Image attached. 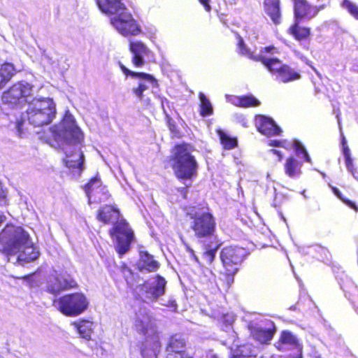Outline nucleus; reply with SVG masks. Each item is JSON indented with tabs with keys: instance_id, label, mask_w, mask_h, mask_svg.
I'll use <instances>...</instances> for the list:
<instances>
[{
	"instance_id": "obj_29",
	"label": "nucleus",
	"mask_w": 358,
	"mask_h": 358,
	"mask_svg": "<svg viewBox=\"0 0 358 358\" xmlns=\"http://www.w3.org/2000/svg\"><path fill=\"white\" fill-rule=\"evenodd\" d=\"M73 325L76 328L80 336L86 339L90 340L93 333V323L87 320H79L73 322Z\"/></svg>"
},
{
	"instance_id": "obj_15",
	"label": "nucleus",
	"mask_w": 358,
	"mask_h": 358,
	"mask_svg": "<svg viewBox=\"0 0 358 358\" xmlns=\"http://www.w3.org/2000/svg\"><path fill=\"white\" fill-rule=\"evenodd\" d=\"M255 124L258 131L266 136H280L282 133V129L272 118L263 115L256 117Z\"/></svg>"
},
{
	"instance_id": "obj_6",
	"label": "nucleus",
	"mask_w": 358,
	"mask_h": 358,
	"mask_svg": "<svg viewBox=\"0 0 358 358\" xmlns=\"http://www.w3.org/2000/svg\"><path fill=\"white\" fill-rule=\"evenodd\" d=\"M52 304L65 316L76 317L87 310L89 301L84 294L73 292L55 299Z\"/></svg>"
},
{
	"instance_id": "obj_3",
	"label": "nucleus",
	"mask_w": 358,
	"mask_h": 358,
	"mask_svg": "<svg viewBox=\"0 0 358 358\" xmlns=\"http://www.w3.org/2000/svg\"><path fill=\"white\" fill-rule=\"evenodd\" d=\"M30 243V237L27 231L21 226H17L13 224H7L0 231V245L2 248L0 252L6 255L8 258L16 255L22 249L31 250L32 255L24 257V259L29 262L38 257V253L34 251L32 247H29Z\"/></svg>"
},
{
	"instance_id": "obj_14",
	"label": "nucleus",
	"mask_w": 358,
	"mask_h": 358,
	"mask_svg": "<svg viewBox=\"0 0 358 358\" xmlns=\"http://www.w3.org/2000/svg\"><path fill=\"white\" fill-rule=\"evenodd\" d=\"M129 50L131 53V63L136 68H141L145 64V57L152 55V51L141 41H130Z\"/></svg>"
},
{
	"instance_id": "obj_39",
	"label": "nucleus",
	"mask_w": 358,
	"mask_h": 358,
	"mask_svg": "<svg viewBox=\"0 0 358 358\" xmlns=\"http://www.w3.org/2000/svg\"><path fill=\"white\" fill-rule=\"evenodd\" d=\"M166 122L169 130L171 132V137L172 138H180L182 137V134L179 129L176 122L169 115L167 114L166 115Z\"/></svg>"
},
{
	"instance_id": "obj_20",
	"label": "nucleus",
	"mask_w": 358,
	"mask_h": 358,
	"mask_svg": "<svg viewBox=\"0 0 358 358\" xmlns=\"http://www.w3.org/2000/svg\"><path fill=\"white\" fill-rule=\"evenodd\" d=\"M137 269L140 272L154 273L160 268V263L147 251L142 252L137 262Z\"/></svg>"
},
{
	"instance_id": "obj_50",
	"label": "nucleus",
	"mask_w": 358,
	"mask_h": 358,
	"mask_svg": "<svg viewBox=\"0 0 358 358\" xmlns=\"http://www.w3.org/2000/svg\"><path fill=\"white\" fill-rule=\"evenodd\" d=\"M161 346H162V344L159 339V337L157 335H156L155 339L154 340V342H153V347H154L155 351H157V353H155L156 357L157 356V354L160 350Z\"/></svg>"
},
{
	"instance_id": "obj_44",
	"label": "nucleus",
	"mask_w": 358,
	"mask_h": 358,
	"mask_svg": "<svg viewBox=\"0 0 358 358\" xmlns=\"http://www.w3.org/2000/svg\"><path fill=\"white\" fill-rule=\"evenodd\" d=\"M94 197L97 198L100 202H102L109 200L111 197V195L109 193L106 185H105V190L99 189V196H95Z\"/></svg>"
},
{
	"instance_id": "obj_25",
	"label": "nucleus",
	"mask_w": 358,
	"mask_h": 358,
	"mask_svg": "<svg viewBox=\"0 0 358 358\" xmlns=\"http://www.w3.org/2000/svg\"><path fill=\"white\" fill-rule=\"evenodd\" d=\"M156 284L150 286L146 293L148 297L152 301H155L158 298L165 294L166 281L160 275H157L155 277Z\"/></svg>"
},
{
	"instance_id": "obj_21",
	"label": "nucleus",
	"mask_w": 358,
	"mask_h": 358,
	"mask_svg": "<svg viewBox=\"0 0 358 358\" xmlns=\"http://www.w3.org/2000/svg\"><path fill=\"white\" fill-rule=\"evenodd\" d=\"M120 212L113 205H105L101 207L96 213V219L104 224L114 223L115 220H120Z\"/></svg>"
},
{
	"instance_id": "obj_51",
	"label": "nucleus",
	"mask_w": 358,
	"mask_h": 358,
	"mask_svg": "<svg viewBox=\"0 0 358 358\" xmlns=\"http://www.w3.org/2000/svg\"><path fill=\"white\" fill-rule=\"evenodd\" d=\"M164 306L170 308L172 311L176 312L178 309V304L174 299L169 300Z\"/></svg>"
},
{
	"instance_id": "obj_37",
	"label": "nucleus",
	"mask_w": 358,
	"mask_h": 358,
	"mask_svg": "<svg viewBox=\"0 0 358 358\" xmlns=\"http://www.w3.org/2000/svg\"><path fill=\"white\" fill-rule=\"evenodd\" d=\"M237 102V106L241 108H254L261 104V102L252 94L238 96Z\"/></svg>"
},
{
	"instance_id": "obj_53",
	"label": "nucleus",
	"mask_w": 358,
	"mask_h": 358,
	"mask_svg": "<svg viewBox=\"0 0 358 358\" xmlns=\"http://www.w3.org/2000/svg\"><path fill=\"white\" fill-rule=\"evenodd\" d=\"M343 152L345 157V160L351 158L350 150L348 145H345L343 147Z\"/></svg>"
},
{
	"instance_id": "obj_7",
	"label": "nucleus",
	"mask_w": 358,
	"mask_h": 358,
	"mask_svg": "<svg viewBox=\"0 0 358 358\" xmlns=\"http://www.w3.org/2000/svg\"><path fill=\"white\" fill-rule=\"evenodd\" d=\"M109 235L115 242V249L120 258L131 250V243L135 239L134 231L124 219L113 223L109 230Z\"/></svg>"
},
{
	"instance_id": "obj_48",
	"label": "nucleus",
	"mask_w": 358,
	"mask_h": 358,
	"mask_svg": "<svg viewBox=\"0 0 358 358\" xmlns=\"http://www.w3.org/2000/svg\"><path fill=\"white\" fill-rule=\"evenodd\" d=\"M278 52L277 48L273 45L264 47L261 50V53L274 54V53H278Z\"/></svg>"
},
{
	"instance_id": "obj_11",
	"label": "nucleus",
	"mask_w": 358,
	"mask_h": 358,
	"mask_svg": "<svg viewBox=\"0 0 358 358\" xmlns=\"http://www.w3.org/2000/svg\"><path fill=\"white\" fill-rule=\"evenodd\" d=\"M119 66L126 77H131L138 79L140 81L136 87L132 88V93L140 101H146L150 102V99H145L144 92L148 89L145 82L150 83L153 87H158V80L152 74L145 72H136L127 69L121 62H119Z\"/></svg>"
},
{
	"instance_id": "obj_57",
	"label": "nucleus",
	"mask_w": 358,
	"mask_h": 358,
	"mask_svg": "<svg viewBox=\"0 0 358 358\" xmlns=\"http://www.w3.org/2000/svg\"><path fill=\"white\" fill-rule=\"evenodd\" d=\"M342 145H343V147L345 146V145H348L347 143H346V141H345V137H343V138H342Z\"/></svg>"
},
{
	"instance_id": "obj_23",
	"label": "nucleus",
	"mask_w": 358,
	"mask_h": 358,
	"mask_svg": "<svg viewBox=\"0 0 358 358\" xmlns=\"http://www.w3.org/2000/svg\"><path fill=\"white\" fill-rule=\"evenodd\" d=\"M99 8L104 13L116 16L122 10H127L121 0H96Z\"/></svg>"
},
{
	"instance_id": "obj_32",
	"label": "nucleus",
	"mask_w": 358,
	"mask_h": 358,
	"mask_svg": "<svg viewBox=\"0 0 358 358\" xmlns=\"http://www.w3.org/2000/svg\"><path fill=\"white\" fill-rule=\"evenodd\" d=\"M254 348V345L250 343L238 345L230 358H256Z\"/></svg>"
},
{
	"instance_id": "obj_28",
	"label": "nucleus",
	"mask_w": 358,
	"mask_h": 358,
	"mask_svg": "<svg viewBox=\"0 0 358 358\" xmlns=\"http://www.w3.org/2000/svg\"><path fill=\"white\" fill-rule=\"evenodd\" d=\"M220 143L224 150H232L238 146V138L236 136H231L226 131L220 128L216 129Z\"/></svg>"
},
{
	"instance_id": "obj_18",
	"label": "nucleus",
	"mask_w": 358,
	"mask_h": 358,
	"mask_svg": "<svg viewBox=\"0 0 358 358\" xmlns=\"http://www.w3.org/2000/svg\"><path fill=\"white\" fill-rule=\"evenodd\" d=\"M247 329L252 338L262 344L268 343L273 338L275 333L274 325L271 328H262L250 322L247 325Z\"/></svg>"
},
{
	"instance_id": "obj_46",
	"label": "nucleus",
	"mask_w": 358,
	"mask_h": 358,
	"mask_svg": "<svg viewBox=\"0 0 358 358\" xmlns=\"http://www.w3.org/2000/svg\"><path fill=\"white\" fill-rule=\"evenodd\" d=\"M192 186V183L186 185L184 187H181L177 189V191L180 193L182 198L186 199L187 198V193L189 191V188Z\"/></svg>"
},
{
	"instance_id": "obj_13",
	"label": "nucleus",
	"mask_w": 358,
	"mask_h": 358,
	"mask_svg": "<svg viewBox=\"0 0 358 358\" xmlns=\"http://www.w3.org/2000/svg\"><path fill=\"white\" fill-rule=\"evenodd\" d=\"M32 86L22 82L15 83L3 93V100L6 103L16 104L21 99L31 95Z\"/></svg>"
},
{
	"instance_id": "obj_22",
	"label": "nucleus",
	"mask_w": 358,
	"mask_h": 358,
	"mask_svg": "<svg viewBox=\"0 0 358 358\" xmlns=\"http://www.w3.org/2000/svg\"><path fill=\"white\" fill-rule=\"evenodd\" d=\"M303 162L290 155L285 159L283 164L285 174L291 179H297L302 174Z\"/></svg>"
},
{
	"instance_id": "obj_26",
	"label": "nucleus",
	"mask_w": 358,
	"mask_h": 358,
	"mask_svg": "<svg viewBox=\"0 0 358 358\" xmlns=\"http://www.w3.org/2000/svg\"><path fill=\"white\" fill-rule=\"evenodd\" d=\"M83 189L87 196L90 199L92 196H99V189L105 190V185L101 182L99 174H96L89 180L83 186Z\"/></svg>"
},
{
	"instance_id": "obj_52",
	"label": "nucleus",
	"mask_w": 358,
	"mask_h": 358,
	"mask_svg": "<svg viewBox=\"0 0 358 358\" xmlns=\"http://www.w3.org/2000/svg\"><path fill=\"white\" fill-rule=\"evenodd\" d=\"M201 4H202L207 12L211 11V6L210 5V0H199Z\"/></svg>"
},
{
	"instance_id": "obj_24",
	"label": "nucleus",
	"mask_w": 358,
	"mask_h": 358,
	"mask_svg": "<svg viewBox=\"0 0 358 358\" xmlns=\"http://www.w3.org/2000/svg\"><path fill=\"white\" fill-rule=\"evenodd\" d=\"M264 10L275 24L281 21L280 0H264Z\"/></svg>"
},
{
	"instance_id": "obj_27",
	"label": "nucleus",
	"mask_w": 358,
	"mask_h": 358,
	"mask_svg": "<svg viewBox=\"0 0 358 358\" xmlns=\"http://www.w3.org/2000/svg\"><path fill=\"white\" fill-rule=\"evenodd\" d=\"M15 73L13 64L4 62L0 65V90L6 87Z\"/></svg>"
},
{
	"instance_id": "obj_19",
	"label": "nucleus",
	"mask_w": 358,
	"mask_h": 358,
	"mask_svg": "<svg viewBox=\"0 0 358 358\" xmlns=\"http://www.w3.org/2000/svg\"><path fill=\"white\" fill-rule=\"evenodd\" d=\"M301 20H294V22L287 29V34L292 38L299 42H309L312 37L311 28L308 26L301 24Z\"/></svg>"
},
{
	"instance_id": "obj_40",
	"label": "nucleus",
	"mask_w": 358,
	"mask_h": 358,
	"mask_svg": "<svg viewBox=\"0 0 358 358\" xmlns=\"http://www.w3.org/2000/svg\"><path fill=\"white\" fill-rule=\"evenodd\" d=\"M292 148L296 155H303L304 160L307 162H310V157L307 150L299 141L294 140L292 143Z\"/></svg>"
},
{
	"instance_id": "obj_38",
	"label": "nucleus",
	"mask_w": 358,
	"mask_h": 358,
	"mask_svg": "<svg viewBox=\"0 0 358 358\" xmlns=\"http://www.w3.org/2000/svg\"><path fill=\"white\" fill-rule=\"evenodd\" d=\"M57 275L58 276V280L60 282L63 291L76 289L78 287L76 280L70 274H59Z\"/></svg>"
},
{
	"instance_id": "obj_10",
	"label": "nucleus",
	"mask_w": 358,
	"mask_h": 358,
	"mask_svg": "<svg viewBox=\"0 0 358 358\" xmlns=\"http://www.w3.org/2000/svg\"><path fill=\"white\" fill-rule=\"evenodd\" d=\"M58 136L69 145H80L84 140L83 133L77 125L74 117L70 113H66L64 116Z\"/></svg>"
},
{
	"instance_id": "obj_55",
	"label": "nucleus",
	"mask_w": 358,
	"mask_h": 358,
	"mask_svg": "<svg viewBox=\"0 0 358 358\" xmlns=\"http://www.w3.org/2000/svg\"><path fill=\"white\" fill-rule=\"evenodd\" d=\"M141 355L143 358H148V348L147 347H143L141 349Z\"/></svg>"
},
{
	"instance_id": "obj_59",
	"label": "nucleus",
	"mask_w": 358,
	"mask_h": 358,
	"mask_svg": "<svg viewBox=\"0 0 358 358\" xmlns=\"http://www.w3.org/2000/svg\"><path fill=\"white\" fill-rule=\"evenodd\" d=\"M260 358H263V357H260Z\"/></svg>"
},
{
	"instance_id": "obj_1",
	"label": "nucleus",
	"mask_w": 358,
	"mask_h": 358,
	"mask_svg": "<svg viewBox=\"0 0 358 358\" xmlns=\"http://www.w3.org/2000/svg\"><path fill=\"white\" fill-rule=\"evenodd\" d=\"M185 215L190 220L189 229L194 236L203 241L201 257L208 265L213 263L222 245L216 236L217 222L207 204L198 203L185 208Z\"/></svg>"
},
{
	"instance_id": "obj_12",
	"label": "nucleus",
	"mask_w": 358,
	"mask_h": 358,
	"mask_svg": "<svg viewBox=\"0 0 358 358\" xmlns=\"http://www.w3.org/2000/svg\"><path fill=\"white\" fill-rule=\"evenodd\" d=\"M293 3V14L294 20L308 21L317 15L324 8L310 4L307 0H292Z\"/></svg>"
},
{
	"instance_id": "obj_41",
	"label": "nucleus",
	"mask_w": 358,
	"mask_h": 358,
	"mask_svg": "<svg viewBox=\"0 0 358 358\" xmlns=\"http://www.w3.org/2000/svg\"><path fill=\"white\" fill-rule=\"evenodd\" d=\"M332 192L334 194L340 199L341 200L346 206H348L349 208L353 209L356 212H358V207L355 204L354 201H352L351 200L347 199L345 196L343 195V194L341 192V191L336 187H331Z\"/></svg>"
},
{
	"instance_id": "obj_9",
	"label": "nucleus",
	"mask_w": 358,
	"mask_h": 358,
	"mask_svg": "<svg viewBox=\"0 0 358 358\" xmlns=\"http://www.w3.org/2000/svg\"><path fill=\"white\" fill-rule=\"evenodd\" d=\"M263 65L275 76L278 80L283 83L295 81L301 78V71L296 70L287 64H283L277 58H266Z\"/></svg>"
},
{
	"instance_id": "obj_58",
	"label": "nucleus",
	"mask_w": 358,
	"mask_h": 358,
	"mask_svg": "<svg viewBox=\"0 0 358 358\" xmlns=\"http://www.w3.org/2000/svg\"><path fill=\"white\" fill-rule=\"evenodd\" d=\"M209 358H218L216 355H212Z\"/></svg>"
},
{
	"instance_id": "obj_17",
	"label": "nucleus",
	"mask_w": 358,
	"mask_h": 358,
	"mask_svg": "<svg viewBox=\"0 0 358 358\" xmlns=\"http://www.w3.org/2000/svg\"><path fill=\"white\" fill-rule=\"evenodd\" d=\"M186 341L181 334L176 333L169 338L166 350L171 354H178L180 358H193L185 352Z\"/></svg>"
},
{
	"instance_id": "obj_36",
	"label": "nucleus",
	"mask_w": 358,
	"mask_h": 358,
	"mask_svg": "<svg viewBox=\"0 0 358 358\" xmlns=\"http://www.w3.org/2000/svg\"><path fill=\"white\" fill-rule=\"evenodd\" d=\"M147 320V322L141 319L136 320L135 322V327L137 331L143 336H145L150 329H155V327L152 316L148 315Z\"/></svg>"
},
{
	"instance_id": "obj_45",
	"label": "nucleus",
	"mask_w": 358,
	"mask_h": 358,
	"mask_svg": "<svg viewBox=\"0 0 358 358\" xmlns=\"http://www.w3.org/2000/svg\"><path fill=\"white\" fill-rule=\"evenodd\" d=\"M345 164L348 170L352 174L355 178H357L356 174L358 173L356 168L354 166L352 159H345Z\"/></svg>"
},
{
	"instance_id": "obj_34",
	"label": "nucleus",
	"mask_w": 358,
	"mask_h": 358,
	"mask_svg": "<svg viewBox=\"0 0 358 358\" xmlns=\"http://www.w3.org/2000/svg\"><path fill=\"white\" fill-rule=\"evenodd\" d=\"M45 291L55 296L64 292L57 275H50L47 278L45 282Z\"/></svg>"
},
{
	"instance_id": "obj_43",
	"label": "nucleus",
	"mask_w": 358,
	"mask_h": 358,
	"mask_svg": "<svg viewBox=\"0 0 358 358\" xmlns=\"http://www.w3.org/2000/svg\"><path fill=\"white\" fill-rule=\"evenodd\" d=\"M234 322V318L232 315L229 314H224L219 319V324L224 330L231 327Z\"/></svg>"
},
{
	"instance_id": "obj_31",
	"label": "nucleus",
	"mask_w": 358,
	"mask_h": 358,
	"mask_svg": "<svg viewBox=\"0 0 358 358\" xmlns=\"http://www.w3.org/2000/svg\"><path fill=\"white\" fill-rule=\"evenodd\" d=\"M345 296L350 301L358 311V287L352 282L348 281L343 284Z\"/></svg>"
},
{
	"instance_id": "obj_49",
	"label": "nucleus",
	"mask_w": 358,
	"mask_h": 358,
	"mask_svg": "<svg viewBox=\"0 0 358 358\" xmlns=\"http://www.w3.org/2000/svg\"><path fill=\"white\" fill-rule=\"evenodd\" d=\"M268 145L273 146V147L287 148V147L285 145V141H282L280 140H271L268 143Z\"/></svg>"
},
{
	"instance_id": "obj_4",
	"label": "nucleus",
	"mask_w": 358,
	"mask_h": 358,
	"mask_svg": "<svg viewBox=\"0 0 358 358\" xmlns=\"http://www.w3.org/2000/svg\"><path fill=\"white\" fill-rule=\"evenodd\" d=\"M249 255L248 250L238 245L224 247L220 253L224 271L220 273V280L223 285L229 289L234 282V276L241 264Z\"/></svg>"
},
{
	"instance_id": "obj_47",
	"label": "nucleus",
	"mask_w": 358,
	"mask_h": 358,
	"mask_svg": "<svg viewBox=\"0 0 358 358\" xmlns=\"http://www.w3.org/2000/svg\"><path fill=\"white\" fill-rule=\"evenodd\" d=\"M268 153L272 155L273 157H275L278 162H280L283 159V154L278 150L271 149L268 150Z\"/></svg>"
},
{
	"instance_id": "obj_33",
	"label": "nucleus",
	"mask_w": 358,
	"mask_h": 358,
	"mask_svg": "<svg viewBox=\"0 0 358 358\" xmlns=\"http://www.w3.org/2000/svg\"><path fill=\"white\" fill-rule=\"evenodd\" d=\"M72 155H66V159L65 161L66 166L72 169H78L80 173L84 169L85 156L80 148L78 150V159H73L71 158Z\"/></svg>"
},
{
	"instance_id": "obj_56",
	"label": "nucleus",
	"mask_w": 358,
	"mask_h": 358,
	"mask_svg": "<svg viewBox=\"0 0 358 358\" xmlns=\"http://www.w3.org/2000/svg\"><path fill=\"white\" fill-rule=\"evenodd\" d=\"M6 216L3 214H0V225L5 221Z\"/></svg>"
},
{
	"instance_id": "obj_5",
	"label": "nucleus",
	"mask_w": 358,
	"mask_h": 358,
	"mask_svg": "<svg viewBox=\"0 0 358 358\" xmlns=\"http://www.w3.org/2000/svg\"><path fill=\"white\" fill-rule=\"evenodd\" d=\"M55 115V103L49 97L33 99L26 110L27 120L35 127L50 124Z\"/></svg>"
},
{
	"instance_id": "obj_42",
	"label": "nucleus",
	"mask_w": 358,
	"mask_h": 358,
	"mask_svg": "<svg viewBox=\"0 0 358 358\" xmlns=\"http://www.w3.org/2000/svg\"><path fill=\"white\" fill-rule=\"evenodd\" d=\"M341 6L343 8H345L355 19L358 20V6L357 5L350 0H343Z\"/></svg>"
},
{
	"instance_id": "obj_54",
	"label": "nucleus",
	"mask_w": 358,
	"mask_h": 358,
	"mask_svg": "<svg viewBox=\"0 0 358 358\" xmlns=\"http://www.w3.org/2000/svg\"><path fill=\"white\" fill-rule=\"evenodd\" d=\"M120 271L123 273H124L125 272L131 273V268L127 266V264L126 263H122V264L120 266Z\"/></svg>"
},
{
	"instance_id": "obj_8",
	"label": "nucleus",
	"mask_w": 358,
	"mask_h": 358,
	"mask_svg": "<svg viewBox=\"0 0 358 358\" xmlns=\"http://www.w3.org/2000/svg\"><path fill=\"white\" fill-rule=\"evenodd\" d=\"M110 24L123 36H137L143 33L141 25L128 10H123L110 20Z\"/></svg>"
},
{
	"instance_id": "obj_16",
	"label": "nucleus",
	"mask_w": 358,
	"mask_h": 358,
	"mask_svg": "<svg viewBox=\"0 0 358 358\" xmlns=\"http://www.w3.org/2000/svg\"><path fill=\"white\" fill-rule=\"evenodd\" d=\"M275 347L280 351H282L286 347L296 349L299 352L296 358H302V345L299 343L297 337L289 330H283L280 333Z\"/></svg>"
},
{
	"instance_id": "obj_30",
	"label": "nucleus",
	"mask_w": 358,
	"mask_h": 358,
	"mask_svg": "<svg viewBox=\"0 0 358 358\" xmlns=\"http://www.w3.org/2000/svg\"><path fill=\"white\" fill-rule=\"evenodd\" d=\"M237 51L239 55L245 56L255 62H259L262 64L266 58L263 55H255L252 52H250L247 48L243 38L240 36H238Z\"/></svg>"
},
{
	"instance_id": "obj_2",
	"label": "nucleus",
	"mask_w": 358,
	"mask_h": 358,
	"mask_svg": "<svg viewBox=\"0 0 358 358\" xmlns=\"http://www.w3.org/2000/svg\"><path fill=\"white\" fill-rule=\"evenodd\" d=\"M191 151L187 143L176 144L166 160L176 178L183 183L192 182L198 176L199 164Z\"/></svg>"
},
{
	"instance_id": "obj_35",
	"label": "nucleus",
	"mask_w": 358,
	"mask_h": 358,
	"mask_svg": "<svg viewBox=\"0 0 358 358\" xmlns=\"http://www.w3.org/2000/svg\"><path fill=\"white\" fill-rule=\"evenodd\" d=\"M199 97L200 99L199 104V114L202 117H207L213 115V108L212 104L209 99L206 96V95L199 92Z\"/></svg>"
}]
</instances>
